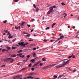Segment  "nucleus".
Here are the masks:
<instances>
[{
	"mask_svg": "<svg viewBox=\"0 0 79 79\" xmlns=\"http://www.w3.org/2000/svg\"><path fill=\"white\" fill-rule=\"evenodd\" d=\"M69 61H70V60H68L66 62H65V61H64L62 64L58 65L57 66L55 67V68H61V67H63V66H64L66 64H68V63H69Z\"/></svg>",
	"mask_w": 79,
	"mask_h": 79,
	"instance_id": "1",
	"label": "nucleus"
},
{
	"mask_svg": "<svg viewBox=\"0 0 79 79\" xmlns=\"http://www.w3.org/2000/svg\"><path fill=\"white\" fill-rule=\"evenodd\" d=\"M24 43L23 42H19V43L18 44L19 46H21V47H24L26 45H27V44H28V43H27L26 44H24Z\"/></svg>",
	"mask_w": 79,
	"mask_h": 79,
	"instance_id": "2",
	"label": "nucleus"
},
{
	"mask_svg": "<svg viewBox=\"0 0 79 79\" xmlns=\"http://www.w3.org/2000/svg\"><path fill=\"white\" fill-rule=\"evenodd\" d=\"M55 65H56V64L44 67L43 69L44 70L47 69H48V68H52V67H53V66H55Z\"/></svg>",
	"mask_w": 79,
	"mask_h": 79,
	"instance_id": "3",
	"label": "nucleus"
},
{
	"mask_svg": "<svg viewBox=\"0 0 79 79\" xmlns=\"http://www.w3.org/2000/svg\"><path fill=\"white\" fill-rule=\"evenodd\" d=\"M22 75H16L15 77V79L16 78L17 79H19V78H21V77H22Z\"/></svg>",
	"mask_w": 79,
	"mask_h": 79,
	"instance_id": "4",
	"label": "nucleus"
},
{
	"mask_svg": "<svg viewBox=\"0 0 79 79\" xmlns=\"http://www.w3.org/2000/svg\"><path fill=\"white\" fill-rule=\"evenodd\" d=\"M9 61H10V63H12L13 62V61H14V60L12 58H10L9 59Z\"/></svg>",
	"mask_w": 79,
	"mask_h": 79,
	"instance_id": "5",
	"label": "nucleus"
},
{
	"mask_svg": "<svg viewBox=\"0 0 79 79\" xmlns=\"http://www.w3.org/2000/svg\"><path fill=\"white\" fill-rule=\"evenodd\" d=\"M50 10L49 11H51V12H53V7H50Z\"/></svg>",
	"mask_w": 79,
	"mask_h": 79,
	"instance_id": "6",
	"label": "nucleus"
},
{
	"mask_svg": "<svg viewBox=\"0 0 79 79\" xmlns=\"http://www.w3.org/2000/svg\"><path fill=\"white\" fill-rule=\"evenodd\" d=\"M10 59V58H7L4 59L5 61H9Z\"/></svg>",
	"mask_w": 79,
	"mask_h": 79,
	"instance_id": "7",
	"label": "nucleus"
},
{
	"mask_svg": "<svg viewBox=\"0 0 79 79\" xmlns=\"http://www.w3.org/2000/svg\"><path fill=\"white\" fill-rule=\"evenodd\" d=\"M39 63H40V62H38L36 64L34 65L33 67H34L35 66H37L38 64H39Z\"/></svg>",
	"mask_w": 79,
	"mask_h": 79,
	"instance_id": "8",
	"label": "nucleus"
},
{
	"mask_svg": "<svg viewBox=\"0 0 79 79\" xmlns=\"http://www.w3.org/2000/svg\"><path fill=\"white\" fill-rule=\"evenodd\" d=\"M33 77L31 76H29L27 77V79H33Z\"/></svg>",
	"mask_w": 79,
	"mask_h": 79,
	"instance_id": "9",
	"label": "nucleus"
},
{
	"mask_svg": "<svg viewBox=\"0 0 79 79\" xmlns=\"http://www.w3.org/2000/svg\"><path fill=\"white\" fill-rule=\"evenodd\" d=\"M64 36L61 35L60 36V38L59 39L60 40V39H63V38H64Z\"/></svg>",
	"mask_w": 79,
	"mask_h": 79,
	"instance_id": "10",
	"label": "nucleus"
},
{
	"mask_svg": "<svg viewBox=\"0 0 79 79\" xmlns=\"http://www.w3.org/2000/svg\"><path fill=\"white\" fill-rule=\"evenodd\" d=\"M11 57H16V55L15 54H14L11 55Z\"/></svg>",
	"mask_w": 79,
	"mask_h": 79,
	"instance_id": "11",
	"label": "nucleus"
},
{
	"mask_svg": "<svg viewBox=\"0 0 79 79\" xmlns=\"http://www.w3.org/2000/svg\"><path fill=\"white\" fill-rule=\"evenodd\" d=\"M18 56H19L20 57V56H21V55H23V54L21 53H20L19 54H18L17 55Z\"/></svg>",
	"mask_w": 79,
	"mask_h": 79,
	"instance_id": "12",
	"label": "nucleus"
},
{
	"mask_svg": "<svg viewBox=\"0 0 79 79\" xmlns=\"http://www.w3.org/2000/svg\"><path fill=\"white\" fill-rule=\"evenodd\" d=\"M26 37H29L30 36H31V34H28L27 35H26Z\"/></svg>",
	"mask_w": 79,
	"mask_h": 79,
	"instance_id": "13",
	"label": "nucleus"
},
{
	"mask_svg": "<svg viewBox=\"0 0 79 79\" xmlns=\"http://www.w3.org/2000/svg\"><path fill=\"white\" fill-rule=\"evenodd\" d=\"M56 23H53L52 25V28H53V26H55V25H56Z\"/></svg>",
	"mask_w": 79,
	"mask_h": 79,
	"instance_id": "14",
	"label": "nucleus"
},
{
	"mask_svg": "<svg viewBox=\"0 0 79 79\" xmlns=\"http://www.w3.org/2000/svg\"><path fill=\"white\" fill-rule=\"evenodd\" d=\"M24 24H25V22H23L21 23V26H23Z\"/></svg>",
	"mask_w": 79,
	"mask_h": 79,
	"instance_id": "15",
	"label": "nucleus"
},
{
	"mask_svg": "<svg viewBox=\"0 0 79 79\" xmlns=\"http://www.w3.org/2000/svg\"><path fill=\"white\" fill-rule=\"evenodd\" d=\"M23 52V50H20L19 51H18V53H21Z\"/></svg>",
	"mask_w": 79,
	"mask_h": 79,
	"instance_id": "16",
	"label": "nucleus"
},
{
	"mask_svg": "<svg viewBox=\"0 0 79 79\" xmlns=\"http://www.w3.org/2000/svg\"><path fill=\"white\" fill-rule=\"evenodd\" d=\"M52 12H51V11H50L49 10L48 12L47 13V15H50V13Z\"/></svg>",
	"mask_w": 79,
	"mask_h": 79,
	"instance_id": "17",
	"label": "nucleus"
},
{
	"mask_svg": "<svg viewBox=\"0 0 79 79\" xmlns=\"http://www.w3.org/2000/svg\"><path fill=\"white\" fill-rule=\"evenodd\" d=\"M42 60L43 61H46V59L45 58H43L42 59Z\"/></svg>",
	"mask_w": 79,
	"mask_h": 79,
	"instance_id": "18",
	"label": "nucleus"
},
{
	"mask_svg": "<svg viewBox=\"0 0 79 79\" xmlns=\"http://www.w3.org/2000/svg\"><path fill=\"white\" fill-rule=\"evenodd\" d=\"M6 48L7 49V50H10V47L7 46L6 47Z\"/></svg>",
	"mask_w": 79,
	"mask_h": 79,
	"instance_id": "19",
	"label": "nucleus"
},
{
	"mask_svg": "<svg viewBox=\"0 0 79 79\" xmlns=\"http://www.w3.org/2000/svg\"><path fill=\"white\" fill-rule=\"evenodd\" d=\"M72 58H75V56H74V55H73V54H72Z\"/></svg>",
	"mask_w": 79,
	"mask_h": 79,
	"instance_id": "20",
	"label": "nucleus"
},
{
	"mask_svg": "<svg viewBox=\"0 0 79 79\" xmlns=\"http://www.w3.org/2000/svg\"><path fill=\"white\" fill-rule=\"evenodd\" d=\"M13 36H10L8 37V38H9V39H11V38H13Z\"/></svg>",
	"mask_w": 79,
	"mask_h": 79,
	"instance_id": "21",
	"label": "nucleus"
},
{
	"mask_svg": "<svg viewBox=\"0 0 79 79\" xmlns=\"http://www.w3.org/2000/svg\"><path fill=\"white\" fill-rule=\"evenodd\" d=\"M31 65L32 64H31V63H30L28 65L29 67L30 68V67H31Z\"/></svg>",
	"mask_w": 79,
	"mask_h": 79,
	"instance_id": "22",
	"label": "nucleus"
},
{
	"mask_svg": "<svg viewBox=\"0 0 79 79\" xmlns=\"http://www.w3.org/2000/svg\"><path fill=\"white\" fill-rule=\"evenodd\" d=\"M43 41L45 42H47L48 41V40H44Z\"/></svg>",
	"mask_w": 79,
	"mask_h": 79,
	"instance_id": "23",
	"label": "nucleus"
},
{
	"mask_svg": "<svg viewBox=\"0 0 79 79\" xmlns=\"http://www.w3.org/2000/svg\"><path fill=\"white\" fill-rule=\"evenodd\" d=\"M17 48V47H13L12 48V49H15Z\"/></svg>",
	"mask_w": 79,
	"mask_h": 79,
	"instance_id": "24",
	"label": "nucleus"
},
{
	"mask_svg": "<svg viewBox=\"0 0 79 79\" xmlns=\"http://www.w3.org/2000/svg\"><path fill=\"white\" fill-rule=\"evenodd\" d=\"M20 57H21V58H24V55L20 56Z\"/></svg>",
	"mask_w": 79,
	"mask_h": 79,
	"instance_id": "25",
	"label": "nucleus"
},
{
	"mask_svg": "<svg viewBox=\"0 0 79 79\" xmlns=\"http://www.w3.org/2000/svg\"><path fill=\"white\" fill-rule=\"evenodd\" d=\"M33 56L35 57V56H36V54H35V53H34L33 54Z\"/></svg>",
	"mask_w": 79,
	"mask_h": 79,
	"instance_id": "26",
	"label": "nucleus"
},
{
	"mask_svg": "<svg viewBox=\"0 0 79 79\" xmlns=\"http://www.w3.org/2000/svg\"><path fill=\"white\" fill-rule=\"evenodd\" d=\"M27 68V67H25L22 70H25V69H26Z\"/></svg>",
	"mask_w": 79,
	"mask_h": 79,
	"instance_id": "27",
	"label": "nucleus"
},
{
	"mask_svg": "<svg viewBox=\"0 0 79 79\" xmlns=\"http://www.w3.org/2000/svg\"><path fill=\"white\" fill-rule=\"evenodd\" d=\"M35 61V59H32V60H31V61L32 62H33V61Z\"/></svg>",
	"mask_w": 79,
	"mask_h": 79,
	"instance_id": "28",
	"label": "nucleus"
},
{
	"mask_svg": "<svg viewBox=\"0 0 79 79\" xmlns=\"http://www.w3.org/2000/svg\"><path fill=\"white\" fill-rule=\"evenodd\" d=\"M16 40V39L15 38L12 40V42H15V40Z\"/></svg>",
	"mask_w": 79,
	"mask_h": 79,
	"instance_id": "29",
	"label": "nucleus"
},
{
	"mask_svg": "<svg viewBox=\"0 0 79 79\" xmlns=\"http://www.w3.org/2000/svg\"><path fill=\"white\" fill-rule=\"evenodd\" d=\"M39 11V8H38V7H37L36 9V11Z\"/></svg>",
	"mask_w": 79,
	"mask_h": 79,
	"instance_id": "30",
	"label": "nucleus"
},
{
	"mask_svg": "<svg viewBox=\"0 0 79 79\" xmlns=\"http://www.w3.org/2000/svg\"><path fill=\"white\" fill-rule=\"evenodd\" d=\"M34 44H30V46H31V47H32V46H34Z\"/></svg>",
	"mask_w": 79,
	"mask_h": 79,
	"instance_id": "31",
	"label": "nucleus"
},
{
	"mask_svg": "<svg viewBox=\"0 0 79 79\" xmlns=\"http://www.w3.org/2000/svg\"><path fill=\"white\" fill-rule=\"evenodd\" d=\"M15 29H16V30H18V27H17V26H15Z\"/></svg>",
	"mask_w": 79,
	"mask_h": 79,
	"instance_id": "32",
	"label": "nucleus"
},
{
	"mask_svg": "<svg viewBox=\"0 0 79 79\" xmlns=\"http://www.w3.org/2000/svg\"><path fill=\"white\" fill-rule=\"evenodd\" d=\"M61 77H62V75H60L58 77L59 79H60V78H61Z\"/></svg>",
	"mask_w": 79,
	"mask_h": 79,
	"instance_id": "33",
	"label": "nucleus"
},
{
	"mask_svg": "<svg viewBox=\"0 0 79 79\" xmlns=\"http://www.w3.org/2000/svg\"><path fill=\"white\" fill-rule=\"evenodd\" d=\"M7 20H5L3 21L4 23H5V24H6V23H7Z\"/></svg>",
	"mask_w": 79,
	"mask_h": 79,
	"instance_id": "34",
	"label": "nucleus"
},
{
	"mask_svg": "<svg viewBox=\"0 0 79 79\" xmlns=\"http://www.w3.org/2000/svg\"><path fill=\"white\" fill-rule=\"evenodd\" d=\"M29 75L30 76H32V75H33V73H30Z\"/></svg>",
	"mask_w": 79,
	"mask_h": 79,
	"instance_id": "35",
	"label": "nucleus"
},
{
	"mask_svg": "<svg viewBox=\"0 0 79 79\" xmlns=\"http://www.w3.org/2000/svg\"><path fill=\"white\" fill-rule=\"evenodd\" d=\"M61 5H65V4H64V2H62Z\"/></svg>",
	"mask_w": 79,
	"mask_h": 79,
	"instance_id": "36",
	"label": "nucleus"
},
{
	"mask_svg": "<svg viewBox=\"0 0 79 79\" xmlns=\"http://www.w3.org/2000/svg\"><path fill=\"white\" fill-rule=\"evenodd\" d=\"M33 6H34L35 8H36V6L35 4H34Z\"/></svg>",
	"mask_w": 79,
	"mask_h": 79,
	"instance_id": "37",
	"label": "nucleus"
},
{
	"mask_svg": "<svg viewBox=\"0 0 79 79\" xmlns=\"http://www.w3.org/2000/svg\"><path fill=\"white\" fill-rule=\"evenodd\" d=\"M6 51V49H3L2 50V52H5Z\"/></svg>",
	"mask_w": 79,
	"mask_h": 79,
	"instance_id": "38",
	"label": "nucleus"
},
{
	"mask_svg": "<svg viewBox=\"0 0 79 79\" xmlns=\"http://www.w3.org/2000/svg\"><path fill=\"white\" fill-rule=\"evenodd\" d=\"M19 0H15V2H18Z\"/></svg>",
	"mask_w": 79,
	"mask_h": 79,
	"instance_id": "39",
	"label": "nucleus"
},
{
	"mask_svg": "<svg viewBox=\"0 0 79 79\" xmlns=\"http://www.w3.org/2000/svg\"><path fill=\"white\" fill-rule=\"evenodd\" d=\"M50 29V27H48L46 28V30H47V29Z\"/></svg>",
	"mask_w": 79,
	"mask_h": 79,
	"instance_id": "40",
	"label": "nucleus"
},
{
	"mask_svg": "<svg viewBox=\"0 0 79 79\" xmlns=\"http://www.w3.org/2000/svg\"><path fill=\"white\" fill-rule=\"evenodd\" d=\"M31 21H32L33 22V21H35V19H31Z\"/></svg>",
	"mask_w": 79,
	"mask_h": 79,
	"instance_id": "41",
	"label": "nucleus"
},
{
	"mask_svg": "<svg viewBox=\"0 0 79 79\" xmlns=\"http://www.w3.org/2000/svg\"><path fill=\"white\" fill-rule=\"evenodd\" d=\"M31 70L32 71H34V68H31Z\"/></svg>",
	"mask_w": 79,
	"mask_h": 79,
	"instance_id": "42",
	"label": "nucleus"
},
{
	"mask_svg": "<svg viewBox=\"0 0 79 79\" xmlns=\"http://www.w3.org/2000/svg\"><path fill=\"white\" fill-rule=\"evenodd\" d=\"M40 66H42L43 65V64L42 63H40Z\"/></svg>",
	"mask_w": 79,
	"mask_h": 79,
	"instance_id": "43",
	"label": "nucleus"
},
{
	"mask_svg": "<svg viewBox=\"0 0 79 79\" xmlns=\"http://www.w3.org/2000/svg\"><path fill=\"white\" fill-rule=\"evenodd\" d=\"M27 26L28 27H31V25H30L29 24H27Z\"/></svg>",
	"mask_w": 79,
	"mask_h": 79,
	"instance_id": "44",
	"label": "nucleus"
},
{
	"mask_svg": "<svg viewBox=\"0 0 79 79\" xmlns=\"http://www.w3.org/2000/svg\"><path fill=\"white\" fill-rule=\"evenodd\" d=\"M58 40H60V39L59 38L57 40H56L55 42H57V41H58Z\"/></svg>",
	"mask_w": 79,
	"mask_h": 79,
	"instance_id": "45",
	"label": "nucleus"
},
{
	"mask_svg": "<svg viewBox=\"0 0 79 79\" xmlns=\"http://www.w3.org/2000/svg\"><path fill=\"white\" fill-rule=\"evenodd\" d=\"M23 34H28V33H25V32H23Z\"/></svg>",
	"mask_w": 79,
	"mask_h": 79,
	"instance_id": "46",
	"label": "nucleus"
},
{
	"mask_svg": "<svg viewBox=\"0 0 79 79\" xmlns=\"http://www.w3.org/2000/svg\"><path fill=\"white\" fill-rule=\"evenodd\" d=\"M27 58H29L30 57V56L29 55H28L27 56Z\"/></svg>",
	"mask_w": 79,
	"mask_h": 79,
	"instance_id": "47",
	"label": "nucleus"
},
{
	"mask_svg": "<svg viewBox=\"0 0 79 79\" xmlns=\"http://www.w3.org/2000/svg\"><path fill=\"white\" fill-rule=\"evenodd\" d=\"M52 7L54 8H56V6H53Z\"/></svg>",
	"mask_w": 79,
	"mask_h": 79,
	"instance_id": "48",
	"label": "nucleus"
},
{
	"mask_svg": "<svg viewBox=\"0 0 79 79\" xmlns=\"http://www.w3.org/2000/svg\"><path fill=\"white\" fill-rule=\"evenodd\" d=\"M1 66H2V67H5V65H2Z\"/></svg>",
	"mask_w": 79,
	"mask_h": 79,
	"instance_id": "49",
	"label": "nucleus"
},
{
	"mask_svg": "<svg viewBox=\"0 0 79 79\" xmlns=\"http://www.w3.org/2000/svg\"><path fill=\"white\" fill-rule=\"evenodd\" d=\"M10 33V31H8L7 35H8Z\"/></svg>",
	"mask_w": 79,
	"mask_h": 79,
	"instance_id": "50",
	"label": "nucleus"
},
{
	"mask_svg": "<svg viewBox=\"0 0 79 79\" xmlns=\"http://www.w3.org/2000/svg\"><path fill=\"white\" fill-rule=\"evenodd\" d=\"M36 48H33V50H36Z\"/></svg>",
	"mask_w": 79,
	"mask_h": 79,
	"instance_id": "51",
	"label": "nucleus"
},
{
	"mask_svg": "<svg viewBox=\"0 0 79 79\" xmlns=\"http://www.w3.org/2000/svg\"><path fill=\"white\" fill-rule=\"evenodd\" d=\"M54 77H55V78H57V76H54Z\"/></svg>",
	"mask_w": 79,
	"mask_h": 79,
	"instance_id": "52",
	"label": "nucleus"
},
{
	"mask_svg": "<svg viewBox=\"0 0 79 79\" xmlns=\"http://www.w3.org/2000/svg\"><path fill=\"white\" fill-rule=\"evenodd\" d=\"M28 60V58H26L25 60V61H27Z\"/></svg>",
	"mask_w": 79,
	"mask_h": 79,
	"instance_id": "53",
	"label": "nucleus"
},
{
	"mask_svg": "<svg viewBox=\"0 0 79 79\" xmlns=\"http://www.w3.org/2000/svg\"><path fill=\"white\" fill-rule=\"evenodd\" d=\"M76 71V69H74V70L73 71V72H74Z\"/></svg>",
	"mask_w": 79,
	"mask_h": 79,
	"instance_id": "54",
	"label": "nucleus"
},
{
	"mask_svg": "<svg viewBox=\"0 0 79 79\" xmlns=\"http://www.w3.org/2000/svg\"><path fill=\"white\" fill-rule=\"evenodd\" d=\"M72 57V56H70L69 57H68L69 58H70Z\"/></svg>",
	"mask_w": 79,
	"mask_h": 79,
	"instance_id": "55",
	"label": "nucleus"
},
{
	"mask_svg": "<svg viewBox=\"0 0 79 79\" xmlns=\"http://www.w3.org/2000/svg\"><path fill=\"white\" fill-rule=\"evenodd\" d=\"M34 31V29H33L31 30V32H32Z\"/></svg>",
	"mask_w": 79,
	"mask_h": 79,
	"instance_id": "56",
	"label": "nucleus"
},
{
	"mask_svg": "<svg viewBox=\"0 0 79 79\" xmlns=\"http://www.w3.org/2000/svg\"><path fill=\"white\" fill-rule=\"evenodd\" d=\"M9 35V37H10V36H11V34H9V35Z\"/></svg>",
	"mask_w": 79,
	"mask_h": 79,
	"instance_id": "57",
	"label": "nucleus"
},
{
	"mask_svg": "<svg viewBox=\"0 0 79 79\" xmlns=\"http://www.w3.org/2000/svg\"><path fill=\"white\" fill-rule=\"evenodd\" d=\"M53 39H55V37H52Z\"/></svg>",
	"mask_w": 79,
	"mask_h": 79,
	"instance_id": "58",
	"label": "nucleus"
},
{
	"mask_svg": "<svg viewBox=\"0 0 79 79\" xmlns=\"http://www.w3.org/2000/svg\"><path fill=\"white\" fill-rule=\"evenodd\" d=\"M18 27H19V29H20V27H21V26H19Z\"/></svg>",
	"mask_w": 79,
	"mask_h": 79,
	"instance_id": "59",
	"label": "nucleus"
},
{
	"mask_svg": "<svg viewBox=\"0 0 79 79\" xmlns=\"http://www.w3.org/2000/svg\"><path fill=\"white\" fill-rule=\"evenodd\" d=\"M6 33H7L8 32V29H7V30L6 31Z\"/></svg>",
	"mask_w": 79,
	"mask_h": 79,
	"instance_id": "60",
	"label": "nucleus"
},
{
	"mask_svg": "<svg viewBox=\"0 0 79 79\" xmlns=\"http://www.w3.org/2000/svg\"><path fill=\"white\" fill-rule=\"evenodd\" d=\"M29 42H31V41H33V40H29Z\"/></svg>",
	"mask_w": 79,
	"mask_h": 79,
	"instance_id": "61",
	"label": "nucleus"
},
{
	"mask_svg": "<svg viewBox=\"0 0 79 79\" xmlns=\"http://www.w3.org/2000/svg\"><path fill=\"white\" fill-rule=\"evenodd\" d=\"M75 28V26H73V29H74Z\"/></svg>",
	"mask_w": 79,
	"mask_h": 79,
	"instance_id": "62",
	"label": "nucleus"
},
{
	"mask_svg": "<svg viewBox=\"0 0 79 79\" xmlns=\"http://www.w3.org/2000/svg\"><path fill=\"white\" fill-rule=\"evenodd\" d=\"M50 42H53V40H50Z\"/></svg>",
	"mask_w": 79,
	"mask_h": 79,
	"instance_id": "63",
	"label": "nucleus"
},
{
	"mask_svg": "<svg viewBox=\"0 0 79 79\" xmlns=\"http://www.w3.org/2000/svg\"><path fill=\"white\" fill-rule=\"evenodd\" d=\"M68 28H70V26H68Z\"/></svg>",
	"mask_w": 79,
	"mask_h": 79,
	"instance_id": "64",
	"label": "nucleus"
}]
</instances>
